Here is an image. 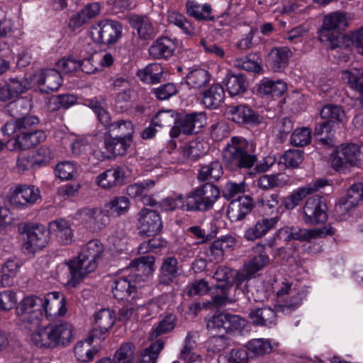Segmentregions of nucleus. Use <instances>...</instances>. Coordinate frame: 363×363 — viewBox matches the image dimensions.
<instances>
[{
	"label": "nucleus",
	"instance_id": "obj_15",
	"mask_svg": "<svg viewBox=\"0 0 363 363\" xmlns=\"http://www.w3.org/2000/svg\"><path fill=\"white\" fill-rule=\"evenodd\" d=\"M42 312L49 320H55L67 313L66 301L63 295L53 291L43 296Z\"/></svg>",
	"mask_w": 363,
	"mask_h": 363
},
{
	"label": "nucleus",
	"instance_id": "obj_63",
	"mask_svg": "<svg viewBox=\"0 0 363 363\" xmlns=\"http://www.w3.org/2000/svg\"><path fill=\"white\" fill-rule=\"evenodd\" d=\"M311 141V132L307 128H296L291 135V142L294 146H305Z\"/></svg>",
	"mask_w": 363,
	"mask_h": 363
},
{
	"label": "nucleus",
	"instance_id": "obj_32",
	"mask_svg": "<svg viewBox=\"0 0 363 363\" xmlns=\"http://www.w3.org/2000/svg\"><path fill=\"white\" fill-rule=\"evenodd\" d=\"M223 174V167L219 161H214L207 164L201 166L197 175L199 182L209 183L218 181Z\"/></svg>",
	"mask_w": 363,
	"mask_h": 363
},
{
	"label": "nucleus",
	"instance_id": "obj_28",
	"mask_svg": "<svg viewBox=\"0 0 363 363\" xmlns=\"http://www.w3.org/2000/svg\"><path fill=\"white\" fill-rule=\"evenodd\" d=\"M229 113L230 119L238 123L255 124L259 121V116L245 105L231 107Z\"/></svg>",
	"mask_w": 363,
	"mask_h": 363
},
{
	"label": "nucleus",
	"instance_id": "obj_18",
	"mask_svg": "<svg viewBox=\"0 0 363 363\" xmlns=\"http://www.w3.org/2000/svg\"><path fill=\"white\" fill-rule=\"evenodd\" d=\"M177 46V42L175 38L161 36L153 42L148 52L154 59L167 60L174 55Z\"/></svg>",
	"mask_w": 363,
	"mask_h": 363
},
{
	"label": "nucleus",
	"instance_id": "obj_26",
	"mask_svg": "<svg viewBox=\"0 0 363 363\" xmlns=\"http://www.w3.org/2000/svg\"><path fill=\"white\" fill-rule=\"evenodd\" d=\"M28 86L25 79H10L5 85L0 89V99L3 101L10 100L23 93Z\"/></svg>",
	"mask_w": 363,
	"mask_h": 363
},
{
	"label": "nucleus",
	"instance_id": "obj_12",
	"mask_svg": "<svg viewBox=\"0 0 363 363\" xmlns=\"http://www.w3.org/2000/svg\"><path fill=\"white\" fill-rule=\"evenodd\" d=\"M248 143L240 137H233L231 144H228V153L230 154L231 164L241 168H250L253 166L256 157L247 153Z\"/></svg>",
	"mask_w": 363,
	"mask_h": 363
},
{
	"label": "nucleus",
	"instance_id": "obj_60",
	"mask_svg": "<svg viewBox=\"0 0 363 363\" xmlns=\"http://www.w3.org/2000/svg\"><path fill=\"white\" fill-rule=\"evenodd\" d=\"M105 206L112 213H115L117 216H121L128 212L130 201L126 196H117L108 202Z\"/></svg>",
	"mask_w": 363,
	"mask_h": 363
},
{
	"label": "nucleus",
	"instance_id": "obj_43",
	"mask_svg": "<svg viewBox=\"0 0 363 363\" xmlns=\"http://www.w3.org/2000/svg\"><path fill=\"white\" fill-rule=\"evenodd\" d=\"M262 59L256 54L238 57L235 62V67L247 72H259L262 69Z\"/></svg>",
	"mask_w": 363,
	"mask_h": 363
},
{
	"label": "nucleus",
	"instance_id": "obj_58",
	"mask_svg": "<svg viewBox=\"0 0 363 363\" xmlns=\"http://www.w3.org/2000/svg\"><path fill=\"white\" fill-rule=\"evenodd\" d=\"M315 135L323 144L328 146L333 145V134L329 122L325 121L318 125L315 128Z\"/></svg>",
	"mask_w": 363,
	"mask_h": 363
},
{
	"label": "nucleus",
	"instance_id": "obj_33",
	"mask_svg": "<svg viewBox=\"0 0 363 363\" xmlns=\"http://www.w3.org/2000/svg\"><path fill=\"white\" fill-rule=\"evenodd\" d=\"M250 319L255 325L271 327L276 324L277 315L272 308L264 307L252 311Z\"/></svg>",
	"mask_w": 363,
	"mask_h": 363
},
{
	"label": "nucleus",
	"instance_id": "obj_29",
	"mask_svg": "<svg viewBox=\"0 0 363 363\" xmlns=\"http://www.w3.org/2000/svg\"><path fill=\"white\" fill-rule=\"evenodd\" d=\"M291 51L286 47L275 48L269 52L270 66L274 72H281L288 66Z\"/></svg>",
	"mask_w": 363,
	"mask_h": 363
},
{
	"label": "nucleus",
	"instance_id": "obj_42",
	"mask_svg": "<svg viewBox=\"0 0 363 363\" xmlns=\"http://www.w3.org/2000/svg\"><path fill=\"white\" fill-rule=\"evenodd\" d=\"M320 116L323 118L327 119L330 123H344L347 121V117L342 108L334 104L324 106L321 109Z\"/></svg>",
	"mask_w": 363,
	"mask_h": 363
},
{
	"label": "nucleus",
	"instance_id": "obj_59",
	"mask_svg": "<svg viewBox=\"0 0 363 363\" xmlns=\"http://www.w3.org/2000/svg\"><path fill=\"white\" fill-rule=\"evenodd\" d=\"M227 314H216L211 317L207 322V328L211 333H224L227 334Z\"/></svg>",
	"mask_w": 363,
	"mask_h": 363
},
{
	"label": "nucleus",
	"instance_id": "obj_34",
	"mask_svg": "<svg viewBox=\"0 0 363 363\" xmlns=\"http://www.w3.org/2000/svg\"><path fill=\"white\" fill-rule=\"evenodd\" d=\"M104 126L107 130V133H116L117 137L127 139H133L135 133L134 125L129 120H118L113 123L111 120L108 124H105Z\"/></svg>",
	"mask_w": 363,
	"mask_h": 363
},
{
	"label": "nucleus",
	"instance_id": "obj_16",
	"mask_svg": "<svg viewBox=\"0 0 363 363\" xmlns=\"http://www.w3.org/2000/svg\"><path fill=\"white\" fill-rule=\"evenodd\" d=\"M40 197L38 188L33 185L18 184L11 190L10 201L16 207L33 205Z\"/></svg>",
	"mask_w": 363,
	"mask_h": 363
},
{
	"label": "nucleus",
	"instance_id": "obj_62",
	"mask_svg": "<svg viewBox=\"0 0 363 363\" xmlns=\"http://www.w3.org/2000/svg\"><path fill=\"white\" fill-rule=\"evenodd\" d=\"M161 208L165 211H174L176 209L186 210L184 198L182 194H176L163 199L160 203Z\"/></svg>",
	"mask_w": 363,
	"mask_h": 363
},
{
	"label": "nucleus",
	"instance_id": "obj_52",
	"mask_svg": "<svg viewBox=\"0 0 363 363\" xmlns=\"http://www.w3.org/2000/svg\"><path fill=\"white\" fill-rule=\"evenodd\" d=\"M164 348V342L158 340L147 347L140 355L139 363H156L158 355Z\"/></svg>",
	"mask_w": 363,
	"mask_h": 363
},
{
	"label": "nucleus",
	"instance_id": "obj_54",
	"mask_svg": "<svg viewBox=\"0 0 363 363\" xmlns=\"http://www.w3.org/2000/svg\"><path fill=\"white\" fill-rule=\"evenodd\" d=\"M176 316L169 314L166 315L157 325H155L150 334L152 339L157 338V337L165 334L172 330L175 327Z\"/></svg>",
	"mask_w": 363,
	"mask_h": 363
},
{
	"label": "nucleus",
	"instance_id": "obj_64",
	"mask_svg": "<svg viewBox=\"0 0 363 363\" xmlns=\"http://www.w3.org/2000/svg\"><path fill=\"white\" fill-rule=\"evenodd\" d=\"M77 171L76 164L71 162H62L57 164L55 172L57 177L69 180L74 177Z\"/></svg>",
	"mask_w": 363,
	"mask_h": 363
},
{
	"label": "nucleus",
	"instance_id": "obj_49",
	"mask_svg": "<svg viewBox=\"0 0 363 363\" xmlns=\"http://www.w3.org/2000/svg\"><path fill=\"white\" fill-rule=\"evenodd\" d=\"M135 345L125 342L121 345L111 359L112 363H133L135 359Z\"/></svg>",
	"mask_w": 363,
	"mask_h": 363
},
{
	"label": "nucleus",
	"instance_id": "obj_13",
	"mask_svg": "<svg viewBox=\"0 0 363 363\" xmlns=\"http://www.w3.org/2000/svg\"><path fill=\"white\" fill-rule=\"evenodd\" d=\"M302 215L306 224L323 223L328 218L327 205L320 196L309 197L302 208Z\"/></svg>",
	"mask_w": 363,
	"mask_h": 363
},
{
	"label": "nucleus",
	"instance_id": "obj_10",
	"mask_svg": "<svg viewBox=\"0 0 363 363\" xmlns=\"http://www.w3.org/2000/svg\"><path fill=\"white\" fill-rule=\"evenodd\" d=\"M75 218L92 232L104 228L110 221L108 214L98 208L79 209L75 213Z\"/></svg>",
	"mask_w": 363,
	"mask_h": 363
},
{
	"label": "nucleus",
	"instance_id": "obj_17",
	"mask_svg": "<svg viewBox=\"0 0 363 363\" xmlns=\"http://www.w3.org/2000/svg\"><path fill=\"white\" fill-rule=\"evenodd\" d=\"M138 227L141 235H154L162 230L161 217L157 211L144 208L139 213Z\"/></svg>",
	"mask_w": 363,
	"mask_h": 363
},
{
	"label": "nucleus",
	"instance_id": "obj_9",
	"mask_svg": "<svg viewBox=\"0 0 363 363\" xmlns=\"http://www.w3.org/2000/svg\"><path fill=\"white\" fill-rule=\"evenodd\" d=\"M213 279L217 281L215 284L216 290L220 291L221 295H216L211 301L201 303H196L193 306L195 311L202 309L217 310L227 304V268L220 267L218 268L213 275Z\"/></svg>",
	"mask_w": 363,
	"mask_h": 363
},
{
	"label": "nucleus",
	"instance_id": "obj_19",
	"mask_svg": "<svg viewBox=\"0 0 363 363\" xmlns=\"http://www.w3.org/2000/svg\"><path fill=\"white\" fill-rule=\"evenodd\" d=\"M116 320L115 313L110 309H101L95 315V326L90 331L92 339H104V335L112 328Z\"/></svg>",
	"mask_w": 363,
	"mask_h": 363
},
{
	"label": "nucleus",
	"instance_id": "obj_7",
	"mask_svg": "<svg viewBox=\"0 0 363 363\" xmlns=\"http://www.w3.org/2000/svg\"><path fill=\"white\" fill-rule=\"evenodd\" d=\"M133 143V139L123 137H112L111 134L106 133L104 141L105 151L94 150L93 155L99 160L116 158L117 156H123Z\"/></svg>",
	"mask_w": 363,
	"mask_h": 363
},
{
	"label": "nucleus",
	"instance_id": "obj_4",
	"mask_svg": "<svg viewBox=\"0 0 363 363\" xmlns=\"http://www.w3.org/2000/svg\"><path fill=\"white\" fill-rule=\"evenodd\" d=\"M18 229L22 236V248L28 254L34 255L49 242L48 233L43 225L21 223Z\"/></svg>",
	"mask_w": 363,
	"mask_h": 363
},
{
	"label": "nucleus",
	"instance_id": "obj_38",
	"mask_svg": "<svg viewBox=\"0 0 363 363\" xmlns=\"http://www.w3.org/2000/svg\"><path fill=\"white\" fill-rule=\"evenodd\" d=\"M225 100V91L220 84H214L203 94V103L207 108H217Z\"/></svg>",
	"mask_w": 363,
	"mask_h": 363
},
{
	"label": "nucleus",
	"instance_id": "obj_36",
	"mask_svg": "<svg viewBox=\"0 0 363 363\" xmlns=\"http://www.w3.org/2000/svg\"><path fill=\"white\" fill-rule=\"evenodd\" d=\"M95 339L91 337V333L88 339L79 341L74 347V354L77 359L82 362H89L93 360L98 352V350L91 347V343Z\"/></svg>",
	"mask_w": 363,
	"mask_h": 363
},
{
	"label": "nucleus",
	"instance_id": "obj_40",
	"mask_svg": "<svg viewBox=\"0 0 363 363\" xmlns=\"http://www.w3.org/2000/svg\"><path fill=\"white\" fill-rule=\"evenodd\" d=\"M186 13L197 20H212L211 7L209 4H200L194 1H189L186 4Z\"/></svg>",
	"mask_w": 363,
	"mask_h": 363
},
{
	"label": "nucleus",
	"instance_id": "obj_3",
	"mask_svg": "<svg viewBox=\"0 0 363 363\" xmlns=\"http://www.w3.org/2000/svg\"><path fill=\"white\" fill-rule=\"evenodd\" d=\"M348 21L345 13L333 12L324 17L322 28L319 30L320 40L333 49L340 46V39H345L340 31L347 26Z\"/></svg>",
	"mask_w": 363,
	"mask_h": 363
},
{
	"label": "nucleus",
	"instance_id": "obj_56",
	"mask_svg": "<svg viewBox=\"0 0 363 363\" xmlns=\"http://www.w3.org/2000/svg\"><path fill=\"white\" fill-rule=\"evenodd\" d=\"M196 342L191 338L189 334L187 335L184 345L181 350L179 358L185 363H193L196 362L200 356L195 352Z\"/></svg>",
	"mask_w": 363,
	"mask_h": 363
},
{
	"label": "nucleus",
	"instance_id": "obj_21",
	"mask_svg": "<svg viewBox=\"0 0 363 363\" xmlns=\"http://www.w3.org/2000/svg\"><path fill=\"white\" fill-rule=\"evenodd\" d=\"M252 252L254 255L244 265V272L248 276L254 275L269 263V257L265 252V246L263 244L257 243L252 247Z\"/></svg>",
	"mask_w": 363,
	"mask_h": 363
},
{
	"label": "nucleus",
	"instance_id": "obj_53",
	"mask_svg": "<svg viewBox=\"0 0 363 363\" xmlns=\"http://www.w3.org/2000/svg\"><path fill=\"white\" fill-rule=\"evenodd\" d=\"M363 199V184H354L348 189L345 201L342 203L345 208L357 206Z\"/></svg>",
	"mask_w": 363,
	"mask_h": 363
},
{
	"label": "nucleus",
	"instance_id": "obj_24",
	"mask_svg": "<svg viewBox=\"0 0 363 363\" xmlns=\"http://www.w3.org/2000/svg\"><path fill=\"white\" fill-rule=\"evenodd\" d=\"M178 261L174 257L164 259L160 269L159 282L164 285H170L179 275Z\"/></svg>",
	"mask_w": 363,
	"mask_h": 363
},
{
	"label": "nucleus",
	"instance_id": "obj_20",
	"mask_svg": "<svg viewBox=\"0 0 363 363\" xmlns=\"http://www.w3.org/2000/svg\"><path fill=\"white\" fill-rule=\"evenodd\" d=\"M134 276L128 274L127 277H120L113 281L112 291L113 296L118 300L128 299L135 297L137 292V280Z\"/></svg>",
	"mask_w": 363,
	"mask_h": 363
},
{
	"label": "nucleus",
	"instance_id": "obj_25",
	"mask_svg": "<svg viewBox=\"0 0 363 363\" xmlns=\"http://www.w3.org/2000/svg\"><path fill=\"white\" fill-rule=\"evenodd\" d=\"M50 233L55 236L62 245H69L73 240V233L69 223L65 220H53L49 223Z\"/></svg>",
	"mask_w": 363,
	"mask_h": 363
},
{
	"label": "nucleus",
	"instance_id": "obj_45",
	"mask_svg": "<svg viewBox=\"0 0 363 363\" xmlns=\"http://www.w3.org/2000/svg\"><path fill=\"white\" fill-rule=\"evenodd\" d=\"M287 89L286 84L282 80H264L262 82L259 87V92L264 95L272 96H280Z\"/></svg>",
	"mask_w": 363,
	"mask_h": 363
},
{
	"label": "nucleus",
	"instance_id": "obj_27",
	"mask_svg": "<svg viewBox=\"0 0 363 363\" xmlns=\"http://www.w3.org/2000/svg\"><path fill=\"white\" fill-rule=\"evenodd\" d=\"M279 220V216L263 218L259 220L252 228L245 231V237L248 240H253L266 235L274 228Z\"/></svg>",
	"mask_w": 363,
	"mask_h": 363
},
{
	"label": "nucleus",
	"instance_id": "obj_2",
	"mask_svg": "<svg viewBox=\"0 0 363 363\" xmlns=\"http://www.w3.org/2000/svg\"><path fill=\"white\" fill-rule=\"evenodd\" d=\"M104 251V247L100 240L94 239L88 242L79 256L67 263L69 273L67 284L76 287L88 274L93 272L97 268Z\"/></svg>",
	"mask_w": 363,
	"mask_h": 363
},
{
	"label": "nucleus",
	"instance_id": "obj_22",
	"mask_svg": "<svg viewBox=\"0 0 363 363\" xmlns=\"http://www.w3.org/2000/svg\"><path fill=\"white\" fill-rule=\"evenodd\" d=\"M46 139L43 130H28L18 133L13 142V150H26L38 145Z\"/></svg>",
	"mask_w": 363,
	"mask_h": 363
},
{
	"label": "nucleus",
	"instance_id": "obj_23",
	"mask_svg": "<svg viewBox=\"0 0 363 363\" xmlns=\"http://www.w3.org/2000/svg\"><path fill=\"white\" fill-rule=\"evenodd\" d=\"M197 191L199 193V201L202 203H204L201 206V211L211 209L220 196L219 188L209 182H206L198 186Z\"/></svg>",
	"mask_w": 363,
	"mask_h": 363
},
{
	"label": "nucleus",
	"instance_id": "obj_31",
	"mask_svg": "<svg viewBox=\"0 0 363 363\" xmlns=\"http://www.w3.org/2000/svg\"><path fill=\"white\" fill-rule=\"evenodd\" d=\"M155 261V257L152 255L143 256L133 259L130 263V267L136 271V273L132 274L133 277L138 281L141 277L151 274L154 271Z\"/></svg>",
	"mask_w": 363,
	"mask_h": 363
},
{
	"label": "nucleus",
	"instance_id": "obj_51",
	"mask_svg": "<svg viewBox=\"0 0 363 363\" xmlns=\"http://www.w3.org/2000/svg\"><path fill=\"white\" fill-rule=\"evenodd\" d=\"M133 26L137 30L141 39H150L155 35V30L152 24L147 17H136L133 21Z\"/></svg>",
	"mask_w": 363,
	"mask_h": 363
},
{
	"label": "nucleus",
	"instance_id": "obj_14",
	"mask_svg": "<svg viewBox=\"0 0 363 363\" xmlns=\"http://www.w3.org/2000/svg\"><path fill=\"white\" fill-rule=\"evenodd\" d=\"M328 185V181L318 179L306 186L294 189L289 196L282 199V205L287 210L294 209L306 197L318 191L320 188Z\"/></svg>",
	"mask_w": 363,
	"mask_h": 363
},
{
	"label": "nucleus",
	"instance_id": "obj_6",
	"mask_svg": "<svg viewBox=\"0 0 363 363\" xmlns=\"http://www.w3.org/2000/svg\"><path fill=\"white\" fill-rule=\"evenodd\" d=\"M363 162V143L342 145L331 155V164L338 170L347 165L354 166Z\"/></svg>",
	"mask_w": 363,
	"mask_h": 363
},
{
	"label": "nucleus",
	"instance_id": "obj_48",
	"mask_svg": "<svg viewBox=\"0 0 363 363\" xmlns=\"http://www.w3.org/2000/svg\"><path fill=\"white\" fill-rule=\"evenodd\" d=\"M99 11V7L97 4H91L86 6L81 12L72 16L69 20V26L73 29L78 28L83 26L86 21L95 16Z\"/></svg>",
	"mask_w": 363,
	"mask_h": 363
},
{
	"label": "nucleus",
	"instance_id": "obj_55",
	"mask_svg": "<svg viewBox=\"0 0 363 363\" xmlns=\"http://www.w3.org/2000/svg\"><path fill=\"white\" fill-rule=\"evenodd\" d=\"M77 102V97L72 94H60L54 96L50 100V108L57 111L61 108L67 109Z\"/></svg>",
	"mask_w": 363,
	"mask_h": 363
},
{
	"label": "nucleus",
	"instance_id": "obj_57",
	"mask_svg": "<svg viewBox=\"0 0 363 363\" xmlns=\"http://www.w3.org/2000/svg\"><path fill=\"white\" fill-rule=\"evenodd\" d=\"M303 159L301 151L289 150L280 157L279 164H284L288 168H295L302 162Z\"/></svg>",
	"mask_w": 363,
	"mask_h": 363
},
{
	"label": "nucleus",
	"instance_id": "obj_41",
	"mask_svg": "<svg viewBox=\"0 0 363 363\" xmlns=\"http://www.w3.org/2000/svg\"><path fill=\"white\" fill-rule=\"evenodd\" d=\"M20 267L21 264L18 260H7L1 268V286L4 287L11 286L13 283V279L17 275Z\"/></svg>",
	"mask_w": 363,
	"mask_h": 363
},
{
	"label": "nucleus",
	"instance_id": "obj_8",
	"mask_svg": "<svg viewBox=\"0 0 363 363\" xmlns=\"http://www.w3.org/2000/svg\"><path fill=\"white\" fill-rule=\"evenodd\" d=\"M43 296L30 295L24 297L20 302L18 313L25 327L38 324L43 319Z\"/></svg>",
	"mask_w": 363,
	"mask_h": 363
},
{
	"label": "nucleus",
	"instance_id": "obj_50",
	"mask_svg": "<svg viewBox=\"0 0 363 363\" xmlns=\"http://www.w3.org/2000/svg\"><path fill=\"white\" fill-rule=\"evenodd\" d=\"M86 105L96 114L98 120L103 125L108 124V121H111V116L105 106L104 100L99 101L97 98L87 99Z\"/></svg>",
	"mask_w": 363,
	"mask_h": 363
},
{
	"label": "nucleus",
	"instance_id": "obj_47",
	"mask_svg": "<svg viewBox=\"0 0 363 363\" xmlns=\"http://www.w3.org/2000/svg\"><path fill=\"white\" fill-rule=\"evenodd\" d=\"M155 185L154 180L147 179L140 183L128 185L126 193L130 197L138 199L140 201L147 195Z\"/></svg>",
	"mask_w": 363,
	"mask_h": 363
},
{
	"label": "nucleus",
	"instance_id": "obj_1",
	"mask_svg": "<svg viewBox=\"0 0 363 363\" xmlns=\"http://www.w3.org/2000/svg\"><path fill=\"white\" fill-rule=\"evenodd\" d=\"M39 321L36 325L26 326L30 342L40 349H54L67 345L72 340L73 327L68 323L41 325Z\"/></svg>",
	"mask_w": 363,
	"mask_h": 363
},
{
	"label": "nucleus",
	"instance_id": "obj_30",
	"mask_svg": "<svg viewBox=\"0 0 363 363\" xmlns=\"http://www.w3.org/2000/svg\"><path fill=\"white\" fill-rule=\"evenodd\" d=\"M334 229L330 225L317 229H298L291 233V238L300 241H310L313 239L325 237L334 234Z\"/></svg>",
	"mask_w": 363,
	"mask_h": 363
},
{
	"label": "nucleus",
	"instance_id": "obj_39",
	"mask_svg": "<svg viewBox=\"0 0 363 363\" xmlns=\"http://www.w3.org/2000/svg\"><path fill=\"white\" fill-rule=\"evenodd\" d=\"M167 20L169 23L180 28L187 37H192L196 33L194 26L184 15L179 12L172 11L169 13Z\"/></svg>",
	"mask_w": 363,
	"mask_h": 363
},
{
	"label": "nucleus",
	"instance_id": "obj_46",
	"mask_svg": "<svg viewBox=\"0 0 363 363\" xmlns=\"http://www.w3.org/2000/svg\"><path fill=\"white\" fill-rule=\"evenodd\" d=\"M162 72V67L160 64L152 63L140 70L138 74L145 83L157 84L160 82Z\"/></svg>",
	"mask_w": 363,
	"mask_h": 363
},
{
	"label": "nucleus",
	"instance_id": "obj_35",
	"mask_svg": "<svg viewBox=\"0 0 363 363\" xmlns=\"http://www.w3.org/2000/svg\"><path fill=\"white\" fill-rule=\"evenodd\" d=\"M342 79L351 89L359 93L363 98V72L357 68H350L342 72Z\"/></svg>",
	"mask_w": 363,
	"mask_h": 363
},
{
	"label": "nucleus",
	"instance_id": "obj_5",
	"mask_svg": "<svg viewBox=\"0 0 363 363\" xmlns=\"http://www.w3.org/2000/svg\"><path fill=\"white\" fill-rule=\"evenodd\" d=\"M122 29L119 22L106 19L91 27L90 36L95 43L113 45L121 38Z\"/></svg>",
	"mask_w": 363,
	"mask_h": 363
},
{
	"label": "nucleus",
	"instance_id": "obj_37",
	"mask_svg": "<svg viewBox=\"0 0 363 363\" xmlns=\"http://www.w3.org/2000/svg\"><path fill=\"white\" fill-rule=\"evenodd\" d=\"M245 347L253 357H259L269 354L274 346L270 339L255 338L248 341Z\"/></svg>",
	"mask_w": 363,
	"mask_h": 363
},
{
	"label": "nucleus",
	"instance_id": "obj_11",
	"mask_svg": "<svg viewBox=\"0 0 363 363\" xmlns=\"http://www.w3.org/2000/svg\"><path fill=\"white\" fill-rule=\"evenodd\" d=\"M206 121V115L203 112H194L186 113L179 117L174 123V125L169 131L171 138H177L181 133L191 135L196 133V128H201Z\"/></svg>",
	"mask_w": 363,
	"mask_h": 363
},
{
	"label": "nucleus",
	"instance_id": "obj_61",
	"mask_svg": "<svg viewBox=\"0 0 363 363\" xmlns=\"http://www.w3.org/2000/svg\"><path fill=\"white\" fill-rule=\"evenodd\" d=\"M62 78L57 70L55 69H47L45 83V87L44 89H42V91L47 93H49V91H57L62 85Z\"/></svg>",
	"mask_w": 363,
	"mask_h": 363
},
{
	"label": "nucleus",
	"instance_id": "obj_44",
	"mask_svg": "<svg viewBox=\"0 0 363 363\" xmlns=\"http://www.w3.org/2000/svg\"><path fill=\"white\" fill-rule=\"evenodd\" d=\"M210 74L204 69H192L186 76V83L191 88L199 89L205 86L210 81Z\"/></svg>",
	"mask_w": 363,
	"mask_h": 363
}]
</instances>
